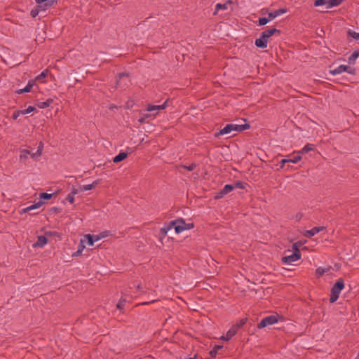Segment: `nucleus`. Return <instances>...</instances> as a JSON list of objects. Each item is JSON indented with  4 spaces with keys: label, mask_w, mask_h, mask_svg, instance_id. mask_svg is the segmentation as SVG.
<instances>
[{
    "label": "nucleus",
    "mask_w": 359,
    "mask_h": 359,
    "mask_svg": "<svg viewBox=\"0 0 359 359\" xmlns=\"http://www.w3.org/2000/svg\"><path fill=\"white\" fill-rule=\"evenodd\" d=\"M344 280L342 278H339L331 288V294L330 297V303H334L338 299L341 291L344 289Z\"/></svg>",
    "instance_id": "1"
},
{
    "label": "nucleus",
    "mask_w": 359,
    "mask_h": 359,
    "mask_svg": "<svg viewBox=\"0 0 359 359\" xmlns=\"http://www.w3.org/2000/svg\"><path fill=\"white\" fill-rule=\"evenodd\" d=\"M172 224L175 229L176 233H180L185 230H189L194 228V223H186L183 218H178L172 220Z\"/></svg>",
    "instance_id": "2"
},
{
    "label": "nucleus",
    "mask_w": 359,
    "mask_h": 359,
    "mask_svg": "<svg viewBox=\"0 0 359 359\" xmlns=\"http://www.w3.org/2000/svg\"><path fill=\"white\" fill-rule=\"evenodd\" d=\"M346 72L351 75L356 74V69L354 67H351L348 65H341L333 70H330V72L332 75L340 74L342 72Z\"/></svg>",
    "instance_id": "3"
},
{
    "label": "nucleus",
    "mask_w": 359,
    "mask_h": 359,
    "mask_svg": "<svg viewBox=\"0 0 359 359\" xmlns=\"http://www.w3.org/2000/svg\"><path fill=\"white\" fill-rule=\"evenodd\" d=\"M278 321V316H269L263 319L257 324V327L259 329H262L268 325H273Z\"/></svg>",
    "instance_id": "4"
},
{
    "label": "nucleus",
    "mask_w": 359,
    "mask_h": 359,
    "mask_svg": "<svg viewBox=\"0 0 359 359\" xmlns=\"http://www.w3.org/2000/svg\"><path fill=\"white\" fill-rule=\"evenodd\" d=\"M301 256L302 255L299 250H297L296 252H293L290 255L283 257L282 262L285 264H289L299 260L301 258Z\"/></svg>",
    "instance_id": "5"
},
{
    "label": "nucleus",
    "mask_w": 359,
    "mask_h": 359,
    "mask_svg": "<svg viewBox=\"0 0 359 359\" xmlns=\"http://www.w3.org/2000/svg\"><path fill=\"white\" fill-rule=\"evenodd\" d=\"M268 39L267 36L262 32L260 36L255 40V44L257 48H265L267 47Z\"/></svg>",
    "instance_id": "6"
},
{
    "label": "nucleus",
    "mask_w": 359,
    "mask_h": 359,
    "mask_svg": "<svg viewBox=\"0 0 359 359\" xmlns=\"http://www.w3.org/2000/svg\"><path fill=\"white\" fill-rule=\"evenodd\" d=\"M233 190V184H226L219 192H217L215 198L220 199L223 198L225 195L230 193Z\"/></svg>",
    "instance_id": "7"
},
{
    "label": "nucleus",
    "mask_w": 359,
    "mask_h": 359,
    "mask_svg": "<svg viewBox=\"0 0 359 359\" xmlns=\"http://www.w3.org/2000/svg\"><path fill=\"white\" fill-rule=\"evenodd\" d=\"M173 228L172 221L168 223H165L164 226L159 230L158 236L161 241H162L166 236L167 233Z\"/></svg>",
    "instance_id": "8"
},
{
    "label": "nucleus",
    "mask_w": 359,
    "mask_h": 359,
    "mask_svg": "<svg viewBox=\"0 0 359 359\" xmlns=\"http://www.w3.org/2000/svg\"><path fill=\"white\" fill-rule=\"evenodd\" d=\"M233 131L232 123L226 124L223 128L220 129L219 132H216L214 134L215 137H218L221 135H229Z\"/></svg>",
    "instance_id": "9"
},
{
    "label": "nucleus",
    "mask_w": 359,
    "mask_h": 359,
    "mask_svg": "<svg viewBox=\"0 0 359 359\" xmlns=\"http://www.w3.org/2000/svg\"><path fill=\"white\" fill-rule=\"evenodd\" d=\"M324 229H325V226H315L310 230H307L304 235L307 238H311Z\"/></svg>",
    "instance_id": "10"
},
{
    "label": "nucleus",
    "mask_w": 359,
    "mask_h": 359,
    "mask_svg": "<svg viewBox=\"0 0 359 359\" xmlns=\"http://www.w3.org/2000/svg\"><path fill=\"white\" fill-rule=\"evenodd\" d=\"M43 204V202L42 201H39L36 203L31 205L27 208H22V210H20V213L23 214V213L31 212L35 209L39 208Z\"/></svg>",
    "instance_id": "11"
},
{
    "label": "nucleus",
    "mask_w": 359,
    "mask_h": 359,
    "mask_svg": "<svg viewBox=\"0 0 359 359\" xmlns=\"http://www.w3.org/2000/svg\"><path fill=\"white\" fill-rule=\"evenodd\" d=\"M48 243V239L45 236H38L37 241L32 245L33 248H43Z\"/></svg>",
    "instance_id": "12"
},
{
    "label": "nucleus",
    "mask_w": 359,
    "mask_h": 359,
    "mask_svg": "<svg viewBox=\"0 0 359 359\" xmlns=\"http://www.w3.org/2000/svg\"><path fill=\"white\" fill-rule=\"evenodd\" d=\"M168 100L165 101L163 102V104H162L161 105H153V104H149L147 105V110L148 111H155V110H163V109H165V107L168 106Z\"/></svg>",
    "instance_id": "13"
},
{
    "label": "nucleus",
    "mask_w": 359,
    "mask_h": 359,
    "mask_svg": "<svg viewBox=\"0 0 359 359\" xmlns=\"http://www.w3.org/2000/svg\"><path fill=\"white\" fill-rule=\"evenodd\" d=\"M35 82L34 80H29L28 81V83L27 84V86L24 88H22V89H19L18 90L15 91V93L17 94H22V93H28L31 90V89L32 88V87L34 86Z\"/></svg>",
    "instance_id": "14"
},
{
    "label": "nucleus",
    "mask_w": 359,
    "mask_h": 359,
    "mask_svg": "<svg viewBox=\"0 0 359 359\" xmlns=\"http://www.w3.org/2000/svg\"><path fill=\"white\" fill-rule=\"evenodd\" d=\"M85 238L87 240V244L90 246L93 245L95 242L100 240V237H99V236L97 235L86 234L85 236Z\"/></svg>",
    "instance_id": "15"
},
{
    "label": "nucleus",
    "mask_w": 359,
    "mask_h": 359,
    "mask_svg": "<svg viewBox=\"0 0 359 359\" xmlns=\"http://www.w3.org/2000/svg\"><path fill=\"white\" fill-rule=\"evenodd\" d=\"M233 131L236 132H242L243 130H248L250 128V125L249 123L245 124H233Z\"/></svg>",
    "instance_id": "16"
},
{
    "label": "nucleus",
    "mask_w": 359,
    "mask_h": 359,
    "mask_svg": "<svg viewBox=\"0 0 359 359\" xmlns=\"http://www.w3.org/2000/svg\"><path fill=\"white\" fill-rule=\"evenodd\" d=\"M286 12H287L286 8H280V9L276 10L274 11L270 12L268 15L269 16V18H271V20H272L277 16H279L283 13H285Z\"/></svg>",
    "instance_id": "17"
},
{
    "label": "nucleus",
    "mask_w": 359,
    "mask_h": 359,
    "mask_svg": "<svg viewBox=\"0 0 359 359\" xmlns=\"http://www.w3.org/2000/svg\"><path fill=\"white\" fill-rule=\"evenodd\" d=\"M359 57V49L355 50L353 52V53L348 58V63L349 65H355L356 62L357 58Z\"/></svg>",
    "instance_id": "18"
},
{
    "label": "nucleus",
    "mask_w": 359,
    "mask_h": 359,
    "mask_svg": "<svg viewBox=\"0 0 359 359\" xmlns=\"http://www.w3.org/2000/svg\"><path fill=\"white\" fill-rule=\"evenodd\" d=\"M233 4V1L231 0H227L226 1V3L224 4H221V3H218L216 4L215 6V12H217L219 10H226L227 9V5L228 4Z\"/></svg>",
    "instance_id": "19"
},
{
    "label": "nucleus",
    "mask_w": 359,
    "mask_h": 359,
    "mask_svg": "<svg viewBox=\"0 0 359 359\" xmlns=\"http://www.w3.org/2000/svg\"><path fill=\"white\" fill-rule=\"evenodd\" d=\"M263 32L269 39L271 36H273L276 34H277L278 35H280L281 33V31L276 28H271V29L264 31Z\"/></svg>",
    "instance_id": "20"
},
{
    "label": "nucleus",
    "mask_w": 359,
    "mask_h": 359,
    "mask_svg": "<svg viewBox=\"0 0 359 359\" xmlns=\"http://www.w3.org/2000/svg\"><path fill=\"white\" fill-rule=\"evenodd\" d=\"M53 102V98H48L44 102H40L36 104L37 107L40 109H46L50 106V104Z\"/></svg>",
    "instance_id": "21"
},
{
    "label": "nucleus",
    "mask_w": 359,
    "mask_h": 359,
    "mask_svg": "<svg viewBox=\"0 0 359 359\" xmlns=\"http://www.w3.org/2000/svg\"><path fill=\"white\" fill-rule=\"evenodd\" d=\"M236 331H235V328L232 327L228 330L225 336L222 337V340L228 341L231 339L234 335L236 334Z\"/></svg>",
    "instance_id": "22"
},
{
    "label": "nucleus",
    "mask_w": 359,
    "mask_h": 359,
    "mask_svg": "<svg viewBox=\"0 0 359 359\" xmlns=\"http://www.w3.org/2000/svg\"><path fill=\"white\" fill-rule=\"evenodd\" d=\"M100 180H97L94 181L92 184L83 185L81 187V191L92 190L100 183Z\"/></svg>",
    "instance_id": "23"
},
{
    "label": "nucleus",
    "mask_w": 359,
    "mask_h": 359,
    "mask_svg": "<svg viewBox=\"0 0 359 359\" xmlns=\"http://www.w3.org/2000/svg\"><path fill=\"white\" fill-rule=\"evenodd\" d=\"M223 348L222 345H215L212 349L209 352V354L212 358H216L218 354V351Z\"/></svg>",
    "instance_id": "24"
},
{
    "label": "nucleus",
    "mask_w": 359,
    "mask_h": 359,
    "mask_svg": "<svg viewBox=\"0 0 359 359\" xmlns=\"http://www.w3.org/2000/svg\"><path fill=\"white\" fill-rule=\"evenodd\" d=\"M128 156V154L126 153V152H120L118 155H116L114 159H113V162L114 163H119L122 161H123L124 159H126Z\"/></svg>",
    "instance_id": "25"
},
{
    "label": "nucleus",
    "mask_w": 359,
    "mask_h": 359,
    "mask_svg": "<svg viewBox=\"0 0 359 359\" xmlns=\"http://www.w3.org/2000/svg\"><path fill=\"white\" fill-rule=\"evenodd\" d=\"M314 150V145L311 144H306L302 150L299 151V154H306L309 151Z\"/></svg>",
    "instance_id": "26"
},
{
    "label": "nucleus",
    "mask_w": 359,
    "mask_h": 359,
    "mask_svg": "<svg viewBox=\"0 0 359 359\" xmlns=\"http://www.w3.org/2000/svg\"><path fill=\"white\" fill-rule=\"evenodd\" d=\"M247 322V318H243V319H241L238 323H236V324H234L232 327L233 328H235V331H236V332H238V330L241 328Z\"/></svg>",
    "instance_id": "27"
},
{
    "label": "nucleus",
    "mask_w": 359,
    "mask_h": 359,
    "mask_svg": "<svg viewBox=\"0 0 359 359\" xmlns=\"http://www.w3.org/2000/svg\"><path fill=\"white\" fill-rule=\"evenodd\" d=\"M328 1V6H327V8H331L335 6H337L340 5L344 0H327Z\"/></svg>",
    "instance_id": "28"
},
{
    "label": "nucleus",
    "mask_w": 359,
    "mask_h": 359,
    "mask_svg": "<svg viewBox=\"0 0 359 359\" xmlns=\"http://www.w3.org/2000/svg\"><path fill=\"white\" fill-rule=\"evenodd\" d=\"M53 195H57V192H55L53 194H48L46 192H42L39 195V198L41 200H50Z\"/></svg>",
    "instance_id": "29"
},
{
    "label": "nucleus",
    "mask_w": 359,
    "mask_h": 359,
    "mask_svg": "<svg viewBox=\"0 0 359 359\" xmlns=\"http://www.w3.org/2000/svg\"><path fill=\"white\" fill-rule=\"evenodd\" d=\"M271 20V18H269V15H268V17L260 18L258 21V25L259 26H264V25H266L268 22H269Z\"/></svg>",
    "instance_id": "30"
},
{
    "label": "nucleus",
    "mask_w": 359,
    "mask_h": 359,
    "mask_svg": "<svg viewBox=\"0 0 359 359\" xmlns=\"http://www.w3.org/2000/svg\"><path fill=\"white\" fill-rule=\"evenodd\" d=\"M248 185L247 183L241 182V181H237L235 184H233V189L238 188V189H245L246 186Z\"/></svg>",
    "instance_id": "31"
},
{
    "label": "nucleus",
    "mask_w": 359,
    "mask_h": 359,
    "mask_svg": "<svg viewBox=\"0 0 359 359\" xmlns=\"http://www.w3.org/2000/svg\"><path fill=\"white\" fill-rule=\"evenodd\" d=\"M123 77H127L128 78L129 77V74L128 73H126V72H121L118 74V76H117V81H116V83L117 85L120 86V83H121V80L123 78Z\"/></svg>",
    "instance_id": "32"
},
{
    "label": "nucleus",
    "mask_w": 359,
    "mask_h": 359,
    "mask_svg": "<svg viewBox=\"0 0 359 359\" xmlns=\"http://www.w3.org/2000/svg\"><path fill=\"white\" fill-rule=\"evenodd\" d=\"M31 152L27 149H23L21 151V154L20 155V160H25L27 158L28 155H31Z\"/></svg>",
    "instance_id": "33"
},
{
    "label": "nucleus",
    "mask_w": 359,
    "mask_h": 359,
    "mask_svg": "<svg viewBox=\"0 0 359 359\" xmlns=\"http://www.w3.org/2000/svg\"><path fill=\"white\" fill-rule=\"evenodd\" d=\"M42 6L41 5H38L36 8H33L31 12H30V15L32 17V18H36L38 15H39V8H41Z\"/></svg>",
    "instance_id": "34"
},
{
    "label": "nucleus",
    "mask_w": 359,
    "mask_h": 359,
    "mask_svg": "<svg viewBox=\"0 0 359 359\" xmlns=\"http://www.w3.org/2000/svg\"><path fill=\"white\" fill-rule=\"evenodd\" d=\"M347 35L353 37V39H355L356 40H359V33H358V32H355L354 31L348 29L347 31Z\"/></svg>",
    "instance_id": "35"
},
{
    "label": "nucleus",
    "mask_w": 359,
    "mask_h": 359,
    "mask_svg": "<svg viewBox=\"0 0 359 359\" xmlns=\"http://www.w3.org/2000/svg\"><path fill=\"white\" fill-rule=\"evenodd\" d=\"M126 302V299L121 297L116 305V308L119 310H122L125 306Z\"/></svg>",
    "instance_id": "36"
},
{
    "label": "nucleus",
    "mask_w": 359,
    "mask_h": 359,
    "mask_svg": "<svg viewBox=\"0 0 359 359\" xmlns=\"http://www.w3.org/2000/svg\"><path fill=\"white\" fill-rule=\"evenodd\" d=\"M323 5H327V6H328V1L327 0H316L314 1V6H323Z\"/></svg>",
    "instance_id": "37"
},
{
    "label": "nucleus",
    "mask_w": 359,
    "mask_h": 359,
    "mask_svg": "<svg viewBox=\"0 0 359 359\" xmlns=\"http://www.w3.org/2000/svg\"><path fill=\"white\" fill-rule=\"evenodd\" d=\"M180 167L187 169L189 171H192L196 168V164L193 163L189 165H181Z\"/></svg>",
    "instance_id": "38"
},
{
    "label": "nucleus",
    "mask_w": 359,
    "mask_h": 359,
    "mask_svg": "<svg viewBox=\"0 0 359 359\" xmlns=\"http://www.w3.org/2000/svg\"><path fill=\"white\" fill-rule=\"evenodd\" d=\"M36 110V108L33 106H29L26 109L22 110L21 113L22 114H29L34 111Z\"/></svg>",
    "instance_id": "39"
},
{
    "label": "nucleus",
    "mask_w": 359,
    "mask_h": 359,
    "mask_svg": "<svg viewBox=\"0 0 359 359\" xmlns=\"http://www.w3.org/2000/svg\"><path fill=\"white\" fill-rule=\"evenodd\" d=\"M46 76H47V71H43L36 77L35 80L36 81H41L43 79H45Z\"/></svg>",
    "instance_id": "40"
},
{
    "label": "nucleus",
    "mask_w": 359,
    "mask_h": 359,
    "mask_svg": "<svg viewBox=\"0 0 359 359\" xmlns=\"http://www.w3.org/2000/svg\"><path fill=\"white\" fill-rule=\"evenodd\" d=\"M327 271L326 269L322 268V267H318L316 270V273L318 276H323L325 272Z\"/></svg>",
    "instance_id": "41"
},
{
    "label": "nucleus",
    "mask_w": 359,
    "mask_h": 359,
    "mask_svg": "<svg viewBox=\"0 0 359 359\" xmlns=\"http://www.w3.org/2000/svg\"><path fill=\"white\" fill-rule=\"evenodd\" d=\"M290 163H296L299 162L302 159V156L300 155H297L294 156L292 158H288Z\"/></svg>",
    "instance_id": "42"
},
{
    "label": "nucleus",
    "mask_w": 359,
    "mask_h": 359,
    "mask_svg": "<svg viewBox=\"0 0 359 359\" xmlns=\"http://www.w3.org/2000/svg\"><path fill=\"white\" fill-rule=\"evenodd\" d=\"M22 110L15 111L13 114L12 118L13 120H16L20 115H22L21 113Z\"/></svg>",
    "instance_id": "43"
},
{
    "label": "nucleus",
    "mask_w": 359,
    "mask_h": 359,
    "mask_svg": "<svg viewBox=\"0 0 359 359\" xmlns=\"http://www.w3.org/2000/svg\"><path fill=\"white\" fill-rule=\"evenodd\" d=\"M66 200L68 201L70 203H73L74 201V196L71 194L70 193L67 195Z\"/></svg>",
    "instance_id": "44"
},
{
    "label": "nucleus",
    "mask_w": 359,
    "mask_h": 359,
    "mask_svg": "<svg viewBox=\"0 0 359 359\" xmlns=\"http://www.w3.org/2000/svg\"><path fill=\"white\" fill-rule=\"evenodd\" d=\"M42 154V150L41 149H39V148H38L37 151L35 152V153H33L31 154V156L32 158H34L36 156H40Z\"/></svg>",
    "instance_id": "45"
},
{
    "label": "nucleus",
    "mask_w": 359,
    "mask_h": 359,
    "mask_svg": "<svg viewBox=\"0 0 359 359\" xmlns=\"http://www.w3.org/2000/svg\"><path fill=\"white\" fill-rule=\"evenodd\" d=\"M108 235H109V232L107 231L101 232L99 234H97V236H99V237H100V239L107 237Z\"/></svg>",
    "instance_id": "46"
},
{
    "label": "nucleus",
    "mask_w": 359,
    "mask_h": 359,
    "mask_svg": "<svg viewBox=\"0 0 359 359\" xmlns=\"http://www.w3.org/2000/svg\"><path fill=\"white\" fill-rule=\"evenodd\" d=\"M290 163V162L289 161V159H288V158H284V159H282V160H281V161H280V168H283L284 167V165H285V163Z\"/></svg>",
    "instance_id": "47"
},
{
    "label": "nucleus",
    "mask_w": 359,
    "mask_h": 359,
    "mask_svg": "<svg viewBox=\"0 0 359 359\" xmlns=\"http://www.w3.org/2000/svg\"><path fill=\"white\" fill-rule=\"evenodd\" d=\"M85 248L84 245H82L81 249H78L77 251L73 254V256H79L81 254L83 250Z\"/></svg>",
    "instance_id": "48"
},
{
    "label": "nucleus",
    "mask_w": 359,
    "mask_h": 359,
    "mask_svg": "<svg viewBox=\"0 0 359 359\" xmlns=\"http://www.w3.org/2000/svg\"><path fill=\"white\" fill-rule=\"evenodd\" d=\"M149 116V114H145L143 117H142L139 119V122L141 123H145L146 118H148Z\"/></svg>",
    "instance_id": "49"
},
{
    "label": "nucleus",
    "mask_w": 359,
    "mask_h": 359,
    "mask_svg": "<svg viewBox=\"0 0 359 359\" xmlns=\"http://www.w3.org/2000/svg\"><path fill=\"white\" fill-rule=\"evenodd\" d=\"M70 194H72L73 196H75L76 194H78V189H76L75 187H73Z\"/></svg>",
    "instance_id": "50"
},
{
    "label": "nucleus",
    "mask_w": 359,
    "mask_h": 359,
    "mask_svg": "<svg viewBox=\"0 0 359 359\" xmlns=\"http://www.w3.org/2000/svg\"><path fill=\"white\" fill-rule=\"evenodd\" d=\"M292 250H293V252H296L297 250H299V248L297 247V243L293 244Z\"/></svg>",
    "instance_id": "51"
},
{
    "label": "nucleus",
    "mask_w": 359,
    "mask_h": 359,
    "mask_svg": "<svg viewBox=\"0 0 359 359\" xmlns=\"http://www.w3.org/2000/svg\"><path fill=\"white\" fill-rule=\"evenodd\" d=\"M51 211L54 212H60V209L57 207H53L51 208Z\"/></svg>",
    "instance_id": "52"
},
{
    "label": "nucleus",
    "mask_w": 359,
    "mask_h": 359,
    "mask_svg": "<svg viewBox=\"0 0 359 359\" xmlns=\"http://www.w3.org/2000/svg\"><path fill=\"white\" fill-rule=\"evenodd\" d=\"M155 302V300H151V301H150V302H142V303H141V304H142V305H147V304H151V303H153V302Z\"/></svg>",
    "instance_id": "53"
},
{
    "label": "nucleus",
    "mask_w": 359,
    "mask_h": 359,
    "mask_svg": "<svg viewBox=\"0 0 359 359\" xmlns=\"http://www.w3.org/2000/svg\"><path fill=\"white\" fill-rule=\"evenodd\" d=\"M82 245H84L83 244L82 241H81V243L78 245V249H81Z\"/></svg>",
    "instance_id": "54"
},
{
    "label": "nucleus",
    "mask_w": 359,
    "mask_h": 359,
    "mask_svg": "<svg viewBox=\"0 0 359 359\" xmlns=\"http://www.w3.org/2000/svg\"><path fill=\"white\" fill-rule=\"evenodd\" d=\"M197 358V355H194V357H190V358H187L186 359H196Z\"/></svg>",
    "instance_id": "55"
},
{
    "label": "nucleus",
    "mask_w": 359,
    "mask_h": 359,
    "mask_svg": "<svg viewBox=\"0 0 359 359\" xmlns=\"http://www.w3.org/2000/svg\"><path fill=\"white\" fill-rule=\"evenodd\" d=\"M50 6H51V4H45V6H46V7H47V6L50 7Z\"/></svg>",
    "instance_id": "56"
},
{
    "label": "nucleus",
    "mask_w": 359,
    "mask_h": 359,
    "mask_svg": "<svg viewBox=\"0 0 359 359\" xmlns=\"http://www.w3.org/2000/svg\"><path fill=\"white\" fill-rule=\"evenodd\" d=\"M137 289L140 290H141V286L140 285H137Z\"/></svg>",
    "instance_id": "57"
},
{
    "label": "nucleus",
    "mask_w": 359,
    "mask_h": 359,
    "mask_svg": "<svg viewBox=\"0 0 359 359\" xmlns=\"http://www.w3.org/2000/svg\"><path fill=\"white\" fill-rule=\"evenodd\" d=\"M42 147H43V146L41 145V146H39V147H38V148H39V149H41V150H42Z\"/></svg>",
    "instance_id": "58"
}]
</instances>
